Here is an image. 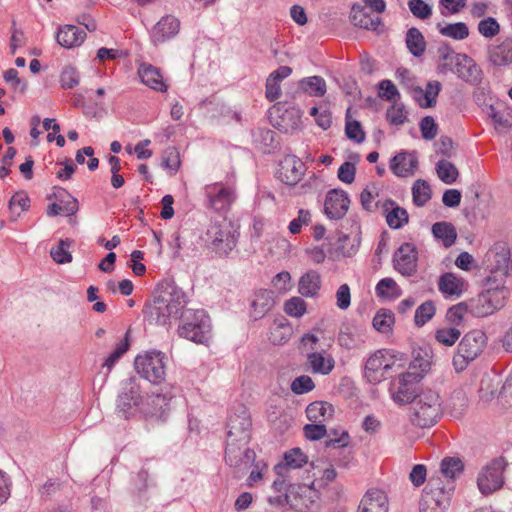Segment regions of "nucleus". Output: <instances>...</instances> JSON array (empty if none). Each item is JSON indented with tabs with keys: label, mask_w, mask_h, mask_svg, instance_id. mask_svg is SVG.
<instances>
[{
	"label": "nucleus",
	"mask_w": 512,
	"mask_h": 512,
	"mask_svg": "<svg viewBox=\"0 0 512 512\" xmlns=\"http://www.w3.org/2000/svg\"><path fill=\"white\" fill-rule=\"evenodd\" d=\"M185 293L176 286L162 290L146 308L151 324L165 326L171 319H176L186 305Z\"/></svg>",
	"instance_id": "f257e3e1"
},
{
	"label": "nucleus",
	"mask_w": 512,
	"mask_h": 512,
	"mask_svg": "<svg viewBox=\"0 0 512 512\" xmlns=\"http://www.w3.org/2000/svg\"><path fill=\"white\" fill-rule=\"evenodd\" d=\"M410 420L413 425L420 428H429L437 423L441 417V399L432 389L419 392L411 402Z\"/></svg>",
	"instance_id": "f03ea898"
},
{
	"label": "nucleus",
	"mask_w": 512,
	"mask_h": 512,
	"mask_svg": "<svg viewBox=\"0 0 512 512\" xmlns=\"http://www.w3.org/2000/svg\"><path fill=\"white\" fill-rule=\"evenodd\" d=\"M455 485L444 483L441 477L431 476L423 490L420 502V512H447Z\"/></svg>",
	"instance_id": "7ed1b4c3"
},
{
	"label": "nucleus",
	"mask_w": 512,
	"mask_h": 512,
	"mask_svg": "<svg viewBox=\"0 0 512 512\" xmlns=\"http://www.w3.org/2000/svg\"><path fill=\"white\" fill-rule=\"evenodd\" d=\"M237 237L233 223L221 218L211 222L205 234V242L215 253L226 256L236 247Z\"/></svg>",
	"instance_id": "20e7f679"
},
{
	"label": "nucleus",
	"mask_w": 512,
	"mask_h": 512,
	"mask_svg": "<svg viewBox=\"0 0 512 512\" xmlns=\"http://www.w3.org/2000/svg\"><path fill=\"white\" fill-rule=\"evenodd\" d=\"M210 318L204 310H186L181 314L180 337L195 343H205L210 337Z\"/></svg>",
	"instance_id": "39448f33"
},
{
	"label": "nucleus",
	"mask_w": 512,
	"mask_h": 512,
	"mask_svg": "<svg viewBox=\"0 0 512 512\" xmlns=\"http://www.w3.org/2000/svg\"><path fill=\"white\" fill-rule=\"evenodd\" d=\"M487 337L481 330H472L464 335L457 347L452 363L456 372L464 371L486 346Z\"/></svg>",
	"instance_id": "423d86ee"
},
{
	"label": "nucleus",
	"mask_w": 512,
	"mask_h": 512,
	"mask_svg": "<svg viewBox=\"0 0 512 512\" xmlns=\"http://www.w3.org/2000/svg\"><path fill=\"white\" fill-rule=\"evenodd\" d=\"M287 504L296 512H309L316 506L318 492L314 480L307 477L303 483L289 485L285 495Z\"/></svg>",
	"instance_id": "0eeeda50"
},
{
	"label": "nucleus",
	"mask_w": 512,
	"mask_h": 512,
	"mask_svg": "<svg viewBox=\"0 0 512 512\" xmlns=\"http://www.w3.org/2000/svg\"><path fill=\"white\" fill-rule=\"evenodd\" d=\"M165 355L159 351L146 352L135 359L137 372L151 383H160L166 376Z\"/></svg>",
	"instance_id": "6e6552de"
},
{
	"label": "nucleus",
	"mask_w": 512,
	"mask_h": 512,
	"mask_svg": "<svg viewBox=\"0 0 512 512\" xmlns=\"http://www.w3.org/2000/svg\"><path fill=\"white\" fill-rule=\"evenodd\" d=\"M422 378L420 373L405 372L394 378L389 387V392L393 401L398 405L411 403L416 397L417 384Z\"/></svg>",
	"instance_id": "1a4fd4ad"
},
{
	"label": "nucleus",
	"mask_w": 512,
	"mask_h": 512,
	"mask_svg": "<svg viewBox=\"0 0 512 512\" xmlns=\"http://www.w3.org/2000/svg\"><path fill=\"white\" fill-rule=\"evenodd\" d=\"M505 466L503 458H496L482 468L477 477V485L482 494H491L503 486Z\"/></svg>",
	"instance_id": "9d476101"
},
{
	"label": "nucleus",
	"mask_w": 512,
	"mask_h": 512,
	"mask_svg": "<svg viewBox=\"0 0 512 512\" xmlns=\"http://www.w3.org/2000/svg\"><path fill=\"white\" fill-rule=\"evenodd\" d=\"M506 298L501 291L485 289L469 300V310L476 317H486L502 308Z\"/></svg>",
	"instance_id": "9b49d317"
},
{
	"label": "nucleus",
	"mask_w": 512,
	"mask_h": 512,
	"mask_svg": "<svg viewBox=\"0 0 512 512\" xmlns=\"http://www.w3.org/2000/svg\"><path fill=\"white\" fill-rule=\"evenodd\" d=\"M142 396L140 386L130 379L118 396L117 413L119 417L129 419L141 409Z\"/></svg>",
	"instance_id": "f8f14e48"
},
{
	"label": "nucleus",
	"mask_w": 512,
	"mask_h": 512,
	"mask_svg": "<svg viewBox=\"0 0 512 512\" xmlns=\"http://www.w3.org/2000/svg\"><path fill=\"white\" fill-rule=\"evenodd\" d=\"M227 439L237 440L241 443H249L251 419L246 407L240 406L239 409L230 415L228 420Z\"/></svg>",
	"instance_id": "ddd939ff"
},
{
	"label": "nucleus",
	"mask_w": 512,
	"mask_h": 512,
	"mask_svg": "<svg viewBox=\"0 0 512 512\" xmlns=\"http://www.w3.org/2000/svg\"><path fill=\"white\" fill-rule=\"evenodd\" d=\"M417 259L415 246L404 243L394 254V268L403 276H412L417 270Z\"/></svg>",
	"instance_id": "4468645a"
},
{
	"label": "nucleus",
	"mask_w": 512,
	"mask_h": 512,
	"mask_svg": "<svg viewBox=\"0 0 512 512\" xmlns=\"http://www.w3.org/2000/svg\"><path fill=\"white\" fill-rule=\"evenodd\" d=\"M304 173L305 164L296 156L287 155L279 164L278 178L288 185H296Z\"/></svg>",
	"instance_id": "2eb2a0df"
},
{
	"label": "nucleus",
	"mask_w": 512,
	"mask_h": 512,
	"mask_svg": "<svg viewBox=\"0 0 512 512\" xmlns=\"http://www.w3.org/2000/svg\"><path fill=\"white\" fill-rule=\"evenodd\" d=\"M247 445L248 443L227 439L226 462L233 467L248 466L253 460L254 452Z\"/></svg>",
	"instance_id": "dca6fc26"
},
{
	"label": "nucleus",
	"mask_w": 512,
	"mask_h": 512,
	"mask_svg": "<svg viewBox=\"0 0 512 512\" xmlns=\"http://www.w3.org/2000/svg\"><path fill=\"white\" fill-rule=\"evenodd\" d=\"M307 370L313 374L328 375L335 367V360L331 354L323 351H308L306 355Z\"/></svg>",
	"instance_id": "f3484780"
},
{
	"label": "nucleus",
	"mask_w": 512,
	"mask_h": 512,
	"mask_svg": "<svg viewBox=\"0 0 512 512\" xmlns=\"http://www.w3.org/2000/svg\"><path fill=\"white\" fill-rule=\"evenodd\" d=\"M206 196L208 206L215 211L225 210L234 201V192L230 188L218 184L207 186Z\"/></svg>",
	"instance_id": "a211bd4d"
},
{
	"label": "nucleus",
	"mask_w": 512,
	"mask_h": 512,
	"mask_svg": "<svg viewBox=\"0 0 512 512\" xmlns=\"http://www.w3.org/2000/svg\"><path fill=\"white\" fill-rule=\"evenodd\" d=\"M180 23L171 15L162 17L152 29L151 39L157 45L173 38L178 34Z\"/></svg>",
	"instance_id": "6ab92c4d"
},
{
	"label": "nucleus",
	"mask_w": 512,
	"mask_h": 512,
	"mask_svg": "<svg viewBox=\"0 0 512 512\" xmlns=\"http://www.w3.org/2000/svg\"><path fill=\"white\" fill-rule=\"evenodd\" d=\"M350 200L346 193L338 190L328 192L325 199V213L331 219L342 218L349 208Z\"/></svg>",
	"instance_id": "aec40b11"
},
{
	"label": "nucleus",
	"mask_w": 512,
	"mask_h": 512,
	"mask_svg": "<svg viewBox=\"0 0 512 512\" xmlns=\"http://www.w3.org/2000/svg\"><path fill=\"white\" fill-rule=\"evenodd\" d=\"M388 498L379 489H370L362 497L357 512H388Z\"/></svg>",
	"instance_id": "412c9836"
},
{
	"label": "nucleus",
	"mask_w": 512,
	"mask_h": 512,
	"mask_svg": "<svg viewBox=\"0 0 512 512\" xmlns=\"http://www.w3.org/2000/svg\"><path fill=\"white\" fill-rule=\"evenodd\" d=\"M451 72L455 73L459 78L471 84L480 82L482 75V71L478 65L466 54L460 55Z\"/></svg>",
	"instance_id": "4be33fe9"
},
{
	"label": "nucleus",
	"mask_w": 512,
	"mask_h": 512,
	"mask_svg": "<svg viewBox=\"0 0 512 512\" xmlns=\"http://www.w3.org/2000/svg\"><path fill=\"white\" fill-rule=\"evenodd\" d=\"M418 159L415 153L401 152L390 162L391 171L398 177H408L415 173Z\"/></svg>",
	"instance_id": "5701e85b"
},
{
	"label": "nucleus",
	"mask_w": 512,
	"mask_h": 512,
	"mask_svg": "<svg viewBox=\"0 0 512 512\" xmlns=\"http://www.w3.org/2000/svg\"><path fill=\"white\" fill-rule=\"evenodd\" d=\"M387 225L392 229H400L409 221L408 212L393 200H386L381 206Z\"/></svg>",
	"instance_id": "b1692460"
},
{
	"label": "nucleus",
	"mask_w": 512,
	"mask_h": 512,
	"mask_svg": "<svg viewBox=\"0 0 512 512\" xmlns=\"http://www.w3.org/2000/svg\"><path fill=\"white\" fill-rule=\"evenodd\" d=\"M464 463L458 457H445L441 460L439 471L435 476L442 478L444 483L455 485V480L463 473Z\"/></svg>",
	"instance_id": "393cba45"
},
{
	"label": "nucleus",
	"mask_w": 512,
	"mask_h": 512,
	"mask_svg": "<svg viewBox=\"0 0 512 512\" xmlns=\"http://www.w3.org/2000/svg\"><path fill=\"white\" fill-rule=\"evenodd\" d=\"M273 292L269 290L257 291L251 302V315L257 320L263 318L274 306Z\"/></svg>",
	"instance_id": "a878e982"
},
{
	"label": "nucleus",
	"mask_w": 512,
	"mask_h": 512,
	"mask_svg": "<svg viewBox=\"0 0 512 512\" xmlns=\"http://www.w3.org/2000/svg\"><path fill=\"white\" fill-rule=\"evenodd\" d=\"M334 412L333 405L325 401L312 402L306 408V416L312 423L325 424L332 420Z\"/></svg>",
	"instance_id": "bb28decb"
},
{
	"label": "nucleus",
	"mask_w": 512,
	"mask_h": 512,
	"mask_svg": "<svg viewBox=\"0 0 512 512\" xmlns=\"http://www.w3.org/2000/svg\"><path fill=\"white\" fill-rule=\"evenodd\" d=\"M292 73L288 66H281L273 71L266 80V98L270 101H276L281 95L280 82Z\"/></svg>",
	"instance_id": "cd10ccee"
},
{
	"label": "nucleus",
	"mask_w": 512,
	"mask_h": 512,
	"mask_svg": "<svg viewBox=\"0 0 512 512\" xmlns=\"http://www.w3.org/2000/svg\"><path fill=\"white\" fill-rule=\"evenodd\" d=\"M86 33L74 25H65L57 33V42L65 48L79 46L85 39Z\"/></svg>",
	"instance_id": "c85d7f7f"
},
{
	"label": "nucleus",
	"mask_w": 512,
	"mask_h": 512,
	"mask_svg": "<svg viewBox=\"0 0 512 512\" xmlns=\"http://www.w3.org/2000/svg\"><path fill=\"white\" fill-rule=\"evenodd\" d=\"M321 276L315 270L304 273L298 282V291L304 297H314L321 289Z\"/></svg>",
	"instance_id": "c756f323"
},
{
	"label": "nucleus",
	"mask_w": 512,
	"mask_h": 512,
	"mask_svg": "<svg viewBox=\"0 0 512 512\" xmlns=\"http://www.w3.org/2000/svg\"><path fill=\"white\" fill-rule=\"evenodd\" d=\"M307 462V457L304 455L300 448H293L289 452L285 453L283 463H279L274 467L277 475H283L289 473L290 470L300 468Z\"/></svg>",
	"instance_id": "7c9ffc66"
},
{
	"label": "nucleus",
	"mask_w": 512,
	"mask_h": 512,
	"mask_svg": "<svg viewBox=\"0 0 512 512\" xmlns=\"http://www.w3.org/2000/svg\"><path fill=\"white\" fill-rule=\"evenodd\" d=\"M351 22L360 28L367 30H376L381 20L379 17H371L366 11V7L353 5L350 14Z\"/></svg>",
	"instance_id": "2f4dec72"
},
{
	"label": "nucleus",
	"mask_w": 512,
	"mask_h": 512,
	"mask_svg": "<svg viewBox=\"0 0 512 512\" xmlns=\"http://www.w3.org/2000/svg\"><path fill=\"white\" fill-rule=\"evenodd\" d=\"M139 76L142 82L152 89L165 91L167 88L159 70L152 65H141L139 68Z\"/></svg>",
	"instance_id": "473e14b6"
},
{
	"label": "nucleus",
	"mask_w": 512,
	"mask_h": 512,
	"mask_svg": "<svg viewBox=\"0 0 512 512\" xmlns=\"http://www.w3.org/2000/svg\"><path fill=\"white\" fill-rule=\"evenodd\" d=\"M437 53L439 56L438 69L441 73H447L452 71L457 59L460 57V53H456L447 44H442L438 47Z\"/></svg>",
	"instance_id": "72a5a7b5"
},
{
	"label": "nucleus",
	"mask_w": 512,
	"mask_h": 512,
	"mask_svg": "<svg viewBox=\"0 0 512 512\" xmlns=\"http://www.w3.org/2000/svg\"><path fill=\"white\" fill-rule=\"evenodd\" d=\"M432 233L435 238L441 240L445 247L453 245L457 238L455 227L448 222H437L432 226Z\"/></svg>",
	"instance_id": "f704fd0d"
},
{
	"label": "nucleus",
	"mask_w": 512,
	"mask_h": 512,
	"mask_svg": "<svg viewBox=\"0 0 512 512\" xmlns=\"http://www.w3.org/2000/svg\"><path fill=\"white\" fill-rule=\"evenodd\" d=\"M299 87L304 92L315 97H322L327 91L326 82L320 76L303 78L299 82Z\"/></svg>",
	"instance_id": "c9c22d12"
},
{
	"label": "nucleus",
	"mask_w": 512,
	"mask_h": 512,
	"mask_svg": "<svg viewBox=\"0 0 512 512\" xmlns=\"http://www.w3.org/2000/svg\"><path fill=\"white\" fill-rule=\"evenodd\" d=\"M406 45L410 53L415 57H420L425 52L426 42L424 36L415 27L408 30L406 35Z\"/></svg>",
	"instance_id": "e433bc0d"
},
{
	"label": "nucleus",
	"mask_w": 512,
	"mask_h": 512,
	"mask_svg": "<svg viewBox=\"0 0 512 512\" xmlns=\"http://www.w3.org/2000/svg\"><path fill=\"white\" fill-rule=\"evenodd\" d=\"M395 323V317L391 310L382 308L375 314L372 324L380 333L388 334L392 332Z\"/></svg>",
	"instance_id": "4c0bfd02"
},
{
	"label": "nucleus",
	"mask_w": 512,
	"mask_h": 512,
	"mask_svg": "<svg viewBox=\"0 0 512 512\" xmlns=\"http://www.w3.org/2000/svg\"><path fill=\"white\" fill-rule=\"evenodd\" d=\"M439 290L448 295H460L462 292L463 283L452 273H446L439 279Z\"/></svg>",
	"instance_id": "58836bf2"
},
{
	"label": "nucleus",
	"mask_w": 512,
	"mask_h": 512,
	"mask_svg": "<svg viewBox=\"0 0 512 512\" xmlns=\"http://www.w3.org/2000/svg\"><path fill=\"white\" fill-rule=\"evenodd\" d=\"M376 294L382 298L396 299L401 296L402 291L392 278H383L376 285Z\"/></svg>",
	"instance_id": "ea45409f"
},
{
	"label": "nucleus",
	"mask_w": 512,
	"mask_h": 512,
	"mask_svg": "<svg viewBox=\"0 0 512 512\" xmlns=\"http://www.w3.org/2000/svg\"><path fill=\"white\" fill-rule=\"evenodd\" d=\"M437 27L441 35L455 40H463L469 36V29L463 22L446 25L438 24Z\"/></svg>",
	"instance_id": "a19ab883"
},
{
	"label": "nucleus",
	"mask_w": 512,
	"mask_h": 512,
	"mask_svg": "<svg viewBox=\"0 0 512 512\" xmlns=\"http://www.w3.org/2000/svg\"><path fill=\"white\" fill-rule=\"evenodd\" d=\"M509 274L503 272V270L492 269L490 275L486 280V289L493 291H501L502 295L507 297L508 290L505 286L506 278Z\"/></svg>",
	"instance_id": "79ce46f5"
},
{
	"label": "nucleus",
	"mask_w": 512,
	"mask_h": 512,
	"mask_svg": "<svg viewBox=\"0 0 512 512\" xmlns=\"http://www.w3.org/2000/svg\"><path fill=\"white\" fill-rule=\"evenodd\" d=\"M71 244L72 240L68 238L61 239L59 244L50 251L52 259L58 264L70 263L72 261V254L69 250Z\"/></svg>",
	"instance_id": "37998d69"
},
{
	"label": "nucleus",
	"mask_w": 512,
	"mask_h": 512,
	"mask_svg": "<svg viewBox=\"0 0 512 512\" xmlns=\"http://www.w3.org/2000/svg\"><path fill=\"white\" fill-rule=\"evenodd\" d=\"M292 327L286 323H276L269 335V341L274 345H283L289 341L292 336Z\"/></svg>",
	"instance_id": "c03bdc74"
},
{
	"label": "nucleus",
	"mask_w": 512,
	"mask_h": 512,
	"mask_svg": "<svg viewBox=\"0 0 512 512\" xmlns=\"http://www.w3.org/2000/svg\"><path fill=\"white\" fill-rule=\"evenodd\" d=\"M489 57L494 65L502 66L512 62V47L501 44L489 50Z\"/></svg>",
	"instance_id": "a18cd8bd"
},
{
	"label": "nucleus",
	"mask_w": 512,
	"mask_h": 512,
	"mask_svg": "<svg viewBox=\"0 0 512 512\" xmlns=\"http://www.w3.org/2000/svg\"><path fill=\"white\" fill-rule=\"evenodd\" d=\"M438 177L445 184H452L458 178L459 172L454 164L447 160H440L436 165Z\"/></svg>",
	"instance_id": "49530a36"
},
{
	"label": "nucleus",
	"mask_w": 512,
	"mask_h": 512,
	"mask_svg": "<svg viewBox=\"0 0 512 512\" xmlns=\"http://www.w3.org/2000/svg\"><path fill=\"white\" fill-rule=\"evenodd\" d=\"M413 202L417 206H423L431 198V189L425 180H417L412 188Z\"/></svg>",
	"instance_id": "de8ad7c7"
},
{
	"label": "nucleus",
	"mask_w": 512,
	"mask_h": 512,
	"mask_svg": "<svg viewBox=\"0 0 512 512\" xmlns=\"http://www.w3.org/2000/svg\"><path fill=\"white\" fill-rule=\"evenodd\" d=\"M494 268L503 270L505 273H510L512 270V259L510 257V251L505 246L496 247L494 253Z\"/></svg>",
	"instance_id": "09e8293b"
},
{
	"label": "nucleus",
	"mask_w": 512,
	"mask_h": 512,
	"mask_svg": "<svg viewBox=\"0 0 512 512\" xmlns=\"http://www.w3.org/2000/svg\"><path fill=\"white\" fill-rule=\"evenodd\" d=\"M350 113H351V108H348L346 111V126H345L346 136L349 139L354 140L357 143H361L365 139V133L361 128L360 122L350 119Z\"/></svg>",
	"instance_id": "8fccbe9b"
},
{
	"label": "nucleus",
	"mask_w": 512,
	"mask_h": 512,
	"mask_svg": "<svg viewBox=\"0 0 512 512\" xmlns=\"http://www.w3.org/2000/svg\"><path fill=\"white\" fill-rule=\"evenodd\" d=\"M129 346V332H126L124 339L117 343L113 352L106 358L103 366L110 370L115 365V363L128 351Z\"/></svg>",
	"instance_id": "3c124183"
},
{
	"label": "nucleus",
	"mask_w": 512,
	"mask_h": 512,
	"mask_svg": "<svg viewBox=\"0 0 512 512\" xmlns=\"http://www.w3.org/2000/svg\"><path fill=\"white\" fill-rule=\"evenodd\" d=\"M328 439L325 441L326 447L340 448L349 444V434L346 430L331 429L327 431Z\"/></svg>",
	"instance_id": "603ef678"
},
{
	"label": "nucleus",
	"mask_w": 512,
	"mask_h": 512,
	"mask_svg": "<svg viewBox=\"0 0 512 512\" xmlns=\"http://www.w3.org/2000/svg\"><path fill=\"white\" fill-rule=\"evenodd\" d=\"M365 368L376 372L378 370L386 372L392 368V364L386 358V353L384 351H377L368 358Z\"/></svg>",
	"instance_id": "864d4df0"
},
{
	"label": "nucleus",
	"mask_w": 512,
	"mask_h": 512,
	"mask_svg": "<svg viewBox=\"0 0 512 512\" xmlns=\"http://www.w3.org/2000/svg\"><path fill=\"white\" fill-rule=\"evenodd\" d=\"M180 155L176 148H167L162 157V166L169 170L170 174H175L180 167Z\"/></svg>",
	"instance_id": "5fc2aeb1"
},
{
	"label": "nucleus",
	"mask_w": 512,
	"mask_h": 512,
	"mask_svg": "<svg viewBox=\"0 0 512 512\" xmlns=\"http://www.w3.org/2000/svg\"><path fill=\"white\" fill-rule=\"evenodd\" d=\"M461 332L454 327H444L438 329L435 333L437 341L445 346H452L459 339Z\"/></svg>",
	"instance_id": "6e6d98bb"
},
{
	"label": "nucleus",
	"mask_w": 512,
	"mask_h": 512,
	"mask_svg": "<svg viewBox=\"0 0 512 512\" xmlns=\"http://www.w3.org/2000/svg\"><path fill=\"white\" fill-rule=\"evenodd\" d=\"M435 314V306L432 301L422 303L415 312V324L418 327L427 323Z\"/></svg>",
	"instance_id": "4d7b16f0"
},
{
	"label": "nucleus",
	"mask_w": 512,
	"mask_h": 512,
	"mask_svg": "<svg viewBox=\"0 0 512 512\" xmlns=\"http://www.w3.org/2000/svg\"><path fill=\"white\" fill-rule=\"evenodd\" d=\"M30 207V199L25 193H16L12 196L9 202V208L12 214H15L17 217L21 215L22 212L27 211Z\"/></svg>",
	"instance_id": "13d9d810"
},
{
	"label": "nucleus",
	"mask_w": 512,
	"mask_h": 512,
	"mask_svg": "<svg viewBox=\"0 0 512 512\" xmlns=\"http://www.w3.org/2000/svg\"><path fill=\"white\" fill-rule=\"evenodd\" d=\"M478 31L482 36L492 38L500 32V25L495 18L487 17L479 22Z\"/></svg>",
	"instance_id": "bf43d9fd"
},
{
	"label": "nucleus",
	"mask_w": 512,
	"mask_h": 512,
	"mask_svg": "<svg viewBox=\"0 0 512 512\" xmlns=\"http://www.w3.org/2000/svg\"><path fill=\"white\" fill-rule=\"evenodd\" d=\"M285 312L293 317H301L306 312V303L300 297H293L285 302Z\"/></svg>",
	"instance_id": "052dcab7"
},
{
	"label": "nucleus",
	"mask_w": 512,
	"mask_h": 512,
	"mask_svg": "<svg viewBox=\"0 0 512 512\" xmlns=\"http://www.w3.org/2000/svg\"><path fill=\"white\" fill-rule=\"evenodd\" d=\"M79 78L76 68L67 66L63 69L60 76L61 86L65 89H72L79 84Z\"/></svg>",
	"instance_id": "680f3d73"
},
{
	"label": "nucleus",
	"mask_w": 512,
	"mask_h": 512,
	"mask_svg": "<svg viewBox=\"0 0 512 512\" xmlns=\"http://www.w3.org/2000/svg\"><path fill=\"white\" fill-rule=\"evenodd\" d=\"M378 196L377 188L374 184L368 185L361 193L360 200L363 208L367 211H373L377 207V203H374L375 197Z\"/></svg>",
	"instance_id": "e2e57ef3"
},
{
	"label": "nucleus",
	"mask_w": 512,
	"mask_h": 512,
	"mask_svg": "<svg viewBox=\"0 0 512 512\" xmlns=\"http://www.w3.org/2000/svg\"><path fill=\"white\" fill-rule=\"evenodd\" d=\"M315 384L310 376L302 375L293 380L291 390L295 394H304L314 389Z\"/></svg>",
	"instance_id": "0e129e2a"
},
{
	"label": "nucleus",
	"mask_w": 512,
	"mask_h": 512,
	"mask_svg": "<svg viewBox=\"0 0 512 512\" xmlns=\"http://www.w3.org/2000/svg\"><path fill=\"white\" fill-rule=\"evenodd\" d=\"M304 435L309 440H320L327 434L325 424L311 423L303 427Z\"/></svg>",
	"instance_id": "69168bd1"
},
{
	"label": "nucleus",
	"mask_w": 512,
	"mask_h": 512,
	"mask_svg": "<svg viewBox=\"0 0 512 512\" xmlns=\"http://www.w3.org/2000/svg\"><path fill=\"white\" fill-rule=\"evenodd\" d=\"M408 5L412 14L420 19H427L432 14L431 7L423 0H410Z\"/></svg>",
	"instance_id": "338daca9"
},
{
	"label": "nucleus",
	"mask_w": 512,
	"mask_h": 512,
	"mask_svg": "<svg viewBox=\"0 0 512 512\" xmlns=\"http://www.w3.org/2000/svg\"><path fill=\"white\" fill-rule=\"evenodd\" d=\"M441 85L438 81L429 82L426 86L424 98L425 103H421L422 107H432L436 104L437 96L440 92Z\"/></svg>",
	"instance_id": "774afa93"
}]
</instances>
